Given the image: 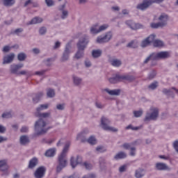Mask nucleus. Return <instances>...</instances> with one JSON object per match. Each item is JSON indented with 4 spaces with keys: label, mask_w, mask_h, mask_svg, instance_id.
<instances>
[{
    "label": "nucleus",
    "mask_w": 178,
    "mask_h": 178,
    "mask_svg": "<svg viewBox=\"0 0 178 178\" xmlns=\"http://www.w3.org/2000/svg\"><path fill=\"white\" fill-rule=\"evenodd\" d=\"M102 56V50L98 49H94L92 51V58H94V59L100 58V56Z\"/></svg>",
    "instance_id": "obj_26"
},
{
    "label": "nucleus",
    "mask_w": 178,
    "mask_h": 178,
    "mask_svg": "<svg viewBox=\"0 0 178 178\" xmlns=\"http://www.w3.org/2000/svg\"><path fill=\"white\" fill-rule=\"evenodd\" d=\"M8 169H9V165H8L6 160L0 161V170L1 172H6Z\"/></svg>",
    "instance_id": "obj_24"
},
{
    "label": "nucleus",
    "mask_w": 178,
    "mask_h": 178,
    "mask_svg": "<svg viewBox=\"0 0 178 178\" xmlns=\"http://www.w3.org/2000/svg\"><path fill=\"white\" fill-rule=\"evenodd\" d=\"M27 76L28 77H30L31 76V74H30V72H27L26 70H22L18 72L17 76Z\"/></svg>",
    "instance_id": "obj_47"
},
{
    "label": "nucleus",
    "mask_w": 178,
    "mask_h": 178,
    "mask_svg": "<svg viewBox=\"0 0 178 178\" xmlns=\"http://www.w3.org/2000/svg\"><path fill=\"white\" fill-rule=\"evenodd\" d=\"M47 98H54L55 97V90L52 88L47 89Z\"/></svg>",
    "instance_id": "obj_38"
},
{
    "label": "nucleus",
    "mask_w": 178,
    "mask_h": 178,
    "mask_svg": "<svg viewBox=\"0 0 178 178\" xmlns=\"http://www.w3.org/2000/svg\"><path fill=\"white\" fill-rule=\"evenodd\" d=\"M145 29V26L140 24V23H135V28L134 30H140Z\"/></svg>",
    "instance_id": "obj_50"
},
{
    "label": "nucleus",
    "mask_w": 178,
    "mask_h": 178,
    "mask_svg": "<svg viewBox=\"0 0 178 178\" xmlns=\"http://www.w3.org/2000/svg\"><path fill=\"white\" fill-rule=\"evenodd\" d=\"M150 27H152V29H159V27H163V26L160 22H157V23H152L150 24Z\"/></svg>",
    "instance_id": "obj_49"
},
{
    "label": "nucleus",
    "mask_w": 178,
    "mask_h": 178,
    "mask_svg": "<svg viewBox=\"0 0 178 178\" xmlns=\"http://www.w3.org/2000/svg\"><path fill=\"white\" fill-rule=\"evenodd\" d=\"M123 80H126L127 81H134V80H136V77L132 75L123 74L121 75V81H123Z\"/></svg>",
    "instance_id": "obj_28"
},
{
    "label": "nucleus",
    "mask_w": 178,
    "mask_h": 178,
    "mask_svg": "<svg viewBox=\"0 0 178 178\" xmlns=\"http://www.w3.org/2000/svg\"><path fill=\"white\" fill-rule=\"evenodd\" d=\"M158 81H155L148 86L149 90H156L158 88Z\"/></svg>",
    "instance_id": "obj_43"
},
{
    "label": "nucleus",
    "mask_w": 178,
    "mask_h": 178,
    "mask_svg": "<svg viewBox=\"0 0 178 178\" xmlns=\"http://www.w3.org/2000/svg\"><path fill=\"white\" fill-rule=\"evenodd\" d=\"M83 134H84V133L78 134L76 140H80L81 138L82 143H86V141H87L91 145H95V144H97V139L95 137L92 136L88 139L81 138V137H83Z\"/></svg>",
    "instance_id": "obj_10"
},
{
    "label": "nucleus",
    "mask_w": 178,
    "mask_h": 178,
    "mask_svg": "<svg viewBox=\"0 0 178 178\" xmlns=\"http://www.w3.org/2000/svg\"><path fill=\"white\" fill-rule=\"evenodd\" d=\"M156 76V71L155 70H152L149 73L148 76L149 80H152L153 79H155Z\"/></svg>",
    "instance_id": "obj_44"
},
{
    "label": "nucleus",
    "mask_w": 178,
    "mask_h": 178,
    "mask_svg": "<svg viewBox=\"0 0 178 178\" xmlns=\"http://www.w3.org/2000/svg\"><path fill=\"white\" fill-rule=\"evenodd\" d=\"M110 124H111V120H109V119L104 116L102 117L101 126L103 130H106L108 131H113V133L118 132V129L115 127H109Z\"/></svg>",
    "instance_id": "obj_4"
},
{
    "label": "nucleus",
    "mask_w": 178,
    "mask_h": 178,
    "mask_svg": "<svg viewBox=\"0 0 178 178\" xmlns=\"http://www.w3.org/2000/svg\"><path fill=\"white\" fill-rule=\"evenodd\" d=\"M155 35L152 34L149 37L146 38L145 40H143L140 44V46L142 48H145L146 47H148L152 42H154V40H155Z\"/></svg>",
    "instance_id": "obj_11"
},
{
    "label": "nucleus",
    "mask_w": 178,
    "mask_h": 178,
    "mask_svg": "<svg viewBox=\"0 0 178 178\" xmlns=\"http://www.w3.org/2000/svg\"><path fill=\"white\" fill-rule=\"evenodd\" d=\"M84 56V50L78 49L76 53L75 54L74 58L76 59H81Z\"/></svg>",
    "instance_id": "obj_35"
},
{
    "label": "nucleus",
    "mask_w": 178,
    "mask_h": 178,
    "mask_svg": "<svg viewBox=\"0 0 178 178\" xmlns=\"http://www.w3.org/2000/svg\"><path fill=\"white\" fill-rule=\"evenodd\" d=\"M70 147V142H67L65 145L63 152L58 156V165L56 167L57 173H60L62 170L64 169V168H66L67 165V160L66 159V154H67V151H69Z\"/></svg>",
    "instance_id": "obj_1"
},
{
    "label": "nucleus",
    "mask_w": 178,
    "mask_h": 178,
    "mask_svg": "<svg viewBox=\"0 0 178 178\" xmlns=\"http://www.w3.org/2000/svg\"><path fill=\"white\" fill-rule=\"evenodd\" d=\"M108 62L114 67H119L120 66H122V60L118 58H113L111 56H108Z\"/></svg>",
    "instance_id": "obj_15"
},
{
    "label": "nucleus",
    "mask_w": 178,
    "mask_h": 178,
    "mask_svg": "<svg viewBox=\"0 0 178 178\" xmlns=\"http://www.w3.org/2000/svg\"><path fill=\"white\" fill-rule=\"evenodd\" d=\"M26 58H27V55H26V53L21 52L17 55V59L18 60H19V62H23L26 60Z\"/></svg>",
    "instance_id": "obj_39"
},
{
    "label": "nucleus",
    "mask_w": 178,
    "mask_h": 178,
    "mask_svg": "<svg viewBox=\"0 0 178 178\" xmlns=\"http://www.w3.org/2000/svg\"><path fill=\"white\" fill-rule=\"evenodd\" d=\"M173 147L175 151L178 153V140H175L173 143Z\"/></svg>",
    "instance_id": "obj_64"
},
{
    "label": "nucleus",
    "mask_w": 178,
    "mask_h": 178,
    "mask_svg": "<svg viewBox=\"0 0 178 178\" xmlns=\"http://www.w3.org/2000/svg\"><path fill=\"white\" fill-rule=\"evenodd\" d=\"M96 151H98L99 152H105L106 149H105L102 146H99L96 148Z\"/></svg>",
    "instance_id": "obj_62"
},
{
    "label": "nucleus",
    "mask_w": 178,
    "mask_h": 178,
    "mask_svg": "<svg viewBox=\"0 0 178 178\" xmlns=\"http://www.w3.org/2000/svg\"><path fill=\"white\" fill-rule=\"evenodd\" d=\"M55 154H56V149L51 148L47 150L46 152L44 153V155L45 156L51 158L52 156H55Z\"/></svg>",
    "instance_id": "obj_30"
},
{
    "label": "nucleus",
    "mask_w": 178,
    "mask_h": 178,
    "mask_svg": "<svg viewBox=\"0 0 178 178\" xmlns=\"http://www.w3.org/2000/svg\"><path fill=\"white\" fill-rule=\"evenodd\" d=\"M172 56L170 51H159L157 53H153V57L155 60H161L163 59H169Z\"/></svg>",
    "instance_id": "obj_6"
},
{
    "label": "nucleus",
    "mask_w": 178,
    "mask_h": 178,
    "mask_svg": "<svg viewBox=\"0 0 178 178\" xmlns=\"http://www.w3.org/2000/svg\"><path fill=\"white\" fill-rule=\"evenodd\" d=\"M127 154H126L124 152H120L119 153L115 154V156H114V159H115V161H119V159H124V158H127Z\"/></svg>",
    "instance_id": "obj_31"
},
{
    "label": "nucleus",
    "mask_w": 178,
    "mask_h": 178,
    "mask_svg": "<svg viewBox=\"0 0 178 178\" xmlns=\"http://www.w3.org/2000/svg\"><path fill=\"white\" fill-rule=\"evenodd\" d=\"M151 113H147L145 117V122H149L150 120H156L159 116V109L155 107H151L149 109Z\"/></svg>",
    "instance_id": "obj_3"
},
{
    "label": "nucleus",
    "mask_w": 178,
    "mask_h": 178,
    "mask_svg": "<svg viewBox=\"0 0 178 178\" xmlns=\"http://www.w3.org/2000/svg\"><path fill=\"white\" fill-rule=\"evenodd\" d=\"M72 80L74 85L76 87H79V86H80L83 82V79L74 75L72 76Z\"/></svg>",
    "instance_id": "obj_27"
},
{
    "label": "nucleus",
    "mask_w": 178,
    "mask_h": 178,
    "mask_svg": "<svg viewBox=\"0 0 178 178\" xmlns=\"http://www.w3.org/2000/svg\"><path fill=\"white\" fill-rule=\"evenodd\" d=\"M125 24L127 26H128V27H130L131 30H134L136 27V22H134L133 20L126 21Z\"/></svg>",
    "instance_id": "obj_40"
},
{
    "label": "nucleus",
    "mask_w": 178,
    "mask_h": 178,
    "mask_svg": "<svg viewBox=\"0 0 178 178\" xmlns=\"http://www.w3.org/2000/svg\"><path fill=\"white\" fill-rule=\"evenodd\" d=\"M90 33L91 34H98L99 33V25L95 24V25L90 27Z\"/></svg>",
    "instance_id": "obj_33"
},
{
    "label": "nucleus",
    "mask_w": 178,
    "mask_h": 178,
    "mask_svg": "<svg viewBox=\"0 0 178 178\" xmlns=\"http://www.w3.org/2000/svg\"><path fill=\"white\" fill-rule=\"evenodd\" d=\"M149 60H156L155 58H154V53H152L143 62L144 65H147Z\"/></svg>",
    "instance_id": "obj_45"
},
{
    "label": "nucleus",
    "mask_w": 178,
    "mask_h": 178,
    "mask_svg": "<svg viewBox=\"0 0 178 178\" xmlns=\"http://www.w3.org/2000/svg\"><path fill=\"white\" fill-rule=\"evenodd\" d=\"M162 92L163 94H165V95H170V94H172V91H170V89L166 88H163Z\"/></svg>",
    "instance_id": "obj_57"
},
{
    "label": "nucleus",
    "mask_w": 178,
    "mask_h": 178,
    "mask_svg": "<svg viewBox=\"0 0 178 178\" xmlns=\"http://www.w3.org/2000/svg\"><path fill=\"white\" fill-rule=\"evenodd\" d=\"M127 48H138V44L134 40L131 41L129 43L127 44Z\"/></svg>",
    "instance_id": "obj_41"
},
{
    "label": "nucleus",
    "mask_w": 178,
    "mask_h": 178,
    "mask_svg": "<svg viewBox=\"0 0 178 178\" xmlns=\"http://www.w3.org/2000/svg\"><path fill=\"white\" fill-rule=\"evenodd\" d=\"M65 8H66V4H63L58 7V10L62 13V19H66L69 16V11L65 10Z\"/></svg>",
    "instance_id": "obj_19"
},
{
    "label": "nucleus",
    "mask_w": 178,
    "mask_h": 178,
    "mask_svg": "<svg viewBox=\"0 0 178 178\" xmlns=\"http://www.w3.org/2000/svg\"><path fill=\"white\" fill-rule=\"evenodd\" d=\"M24 65L23 63L20 64H13L10 65V72L13 73V74H19V69H22V67H24Z\"/></svg>",
    "instance_id": "obj_12"
},
{
    "label": "nucleus",
    "mask_w": 178,
    "mask_h": 178,
    "mask_svg": "<svg viewBox=\"0 0 178 178\" xmlns=\"http://www.w3.org/2000/svg\"><path fill=\"white\" fill-rule=\"evenodd\" d=\"M105 92H107L108 95L119 97L120 95V92H122V90L120 89H114L110 90L109 88H105L103 90Z\"/></svg>",
    "instance_id": "obj_14"
},
{
    "label": "nucleus",
    "mask_w": 178,
    "mask_h": 178,
    "mask_svg": "<svg viewBox=\"0 0 178 178\" xmlns=\"http://www.w3.org/2000/svg\"><path fill=\"white\" fill-rule=\"evenodd\" d=\"M61 43L59 41L55 42L54 46L53 47L54 49H58V48H60Z\"/></svg>",
    "instance_id": "obj_61"
},
{
    "label": "nucleus",
    "mask_w": 178,
    "mask_h": 178,
    "mask_svg": "<svg viewBox=\"0 0 178 178\" xmlns=\"http://www.w3.org/2000/svg\"><path fill=\"white\" fill-rule=\"evenodd\" d=\"M20 33H23V29L22 28H19L15 29L13 32V34H15L16 35H19Z\"/></svg>",
    "instance_id": "obj_56"
},
{
    "label": "nucleus",
    "mask_w": 178,
    "mask_h": 178,
    "mask_svg": "<svg viewBox=\"0 0 178 178\" xmlns=\"http://www.w3.org/2000/svg\"><path fill=\"white\" fill-rule=\"evenodd\" d=\"M109 83L111 84H118V83H120L122 81V75L117 74L115 76L108 79Z\"/></svg>",
    "instance_id": "obj_18"
},
{
    "label": "nucleus",
    "mask_w": 178,
    "mask_h": 178,
    "mask_svg": "<svg viewBox=\"0 0 178 178\" xmlns=\"http://www.w3.org/2000/svg\"><path fill=\"white\" fill-rule=\"evenodd\" d=\"M1 117L3 119H10V118H12V113H10V112L3 113Z\"/></svg>",
    "instance_id": "obj_51"
},
{
    "label": "nucleus",
    "mask_w": 178,
    "mask_h": 178,
    "mask_svg": "<svg viewBox=\"0 0 178 178\" xmlns=\"http://www.w3.org/2000/svg\"><path fill=\"white\" fill-rule=\"evenodd\" d=\"M70 57V45L67 44L65 45L64 51L63 52V55L60 58V62H67L69 60V58Z\"/></svg>",
    "instance_id": "obj_8"
},
{
    "label": "nucleus",
    "mask_w": 178,
    "mask_h": 178,
    "mask_svg": "<svg viewBox=\"0 0 178 178\" xmlns=\"http://www.w3.org/2000/svg\"><path fill=\"white\" fill-rule=\"evenodd\" d=\"M16 3V0H3L4 6H13Z\"/></svg>",
    "instance_id": "obj_37"
},
{
    "label": "nucleus",
    "mask_w": 178,
    "mask_h": 178,
    "mask_svg": "<svg viewBox=\"0 0 178 178\" xmlns=\"http://www.w3.org/2000/svg\"><path fill=\"white\" fill-rule=\"evenodd\" d=\"M37 165H38V159L34 157L29 161L28 168L29 169H34Z\"/></svg>",
    "instance_id": "obj_23"
},
{
    "label": "nucleus",
    "mask_w": 178,
    "mask_h": 178,
    "mask_svg": "<svg viewBox=\"0 0 178 178\" xmlns=\"http://www.w3.org/2000/svg\"><path fill=\"white\" fill-rule=\"evenodd\" d=\"M149 6H150L143 1L142 3L137 5L136 9H138L139 10H146V9H148Z\"/></svg>",
    "instance_id": "obj_29"
},
{
    "label": "nucleus",
    "mask_w": 178,
    "mask_h": 178,
    "mask_svg": "<svg viewBox=\"0 0 178 178\" xmlns=\"http://www.w3.org/2000/svg\"><path fill=\"white\" fill-rule=\"evenodd\" d=\"M134 115L135 118H140V116H143V111H134Z\"/></svg>",
    "instance_id": "obj_53"
},
{
    "label": "nucleus",
    "mask_w": 178,
    "mask_h": 178,
    "mask_svg": "<svg viewBox=\"0 0 178 178\" xmlns=\"http://www.w3.org/2000/svg\"><path fill=\"white\" fill-rule=\"evenodd\" d=\"M141 129V127H133V125L129 124L126 127L127 130H134V131H137V130H140Z\"/></svg>",
    "instance_id": "obj_48"
},
{
    "label": "nucleus",
    "mask_w": 178,
    "mask_h": 178,
    "mask_svg": "<svg viewBox=\"0 0 178 178\" xmlns=\"http://www.w3.org/2000/svg\"><path fill=\"white\" fill-rule=\"evenodd\" d=\"M127 169V165H123L119 168L120 173H123Z\"/></svg>",
    "instance_id": "obj_58"
},
{
    "label": "nucleus",
    "mask_w": 178,
    "mask_h": 178,
    "mask_svg": "<svg viewBox=\"0 0 178 178\" xmlns=\"http://www.w3.org/2000/svg\"><path fill=\"white\" fill-rule=\"evenodd\" d=\"M145 169L139 168L135 170V177L136 178H143L145 176Z\"/></svg>",
    "instance_id": "obj_20"
},
{
    "label": "nucleus",
    "mask_w": 178,
    "mask_h": 178,
    "mask_svg": "<svg viewBox=\"0 0 178 178\" xmlns=\"http://www.w3.org/2000/svg\"><path fill=\"white\" fill-rule=\"evenodd\" d=\"M43 96H44L43 92H38L33 98V104H38V102H40V100L41 99V98H42Z\"/></svg>",
    "instance_id": "obj_25"
},
{
    "label": "nucleus",
    "mask_w": 178,
    "mask_h": 178,
    "mask_svg": "<svg viewBox=\"0 0 178 178\" xmlns=\"http://www.w3.org/2000/svg\"><path fill=\"white\" fill-rule=\"evenodd\" d=\"M130 155L131 156H134L136 155V147H131Z\"/></svg>",
    "instance_id": "obj_63"
},
{
    "label": "nucleus",
    "mask_w": 178,
    "mask_h": 178,
    "mask_svg": "<svg viewBox=\"0 0 178 178\" xmlns=\"http://www.w3.org/2000/svg\"><path fill=\"white\" fill-rule=\"evenodd\" d=\"M45 172H47L45 166H40L35 170L33 173V176L35 178H44V176H45Z\"/></svg>",
    "instance_id": "obj_9"
},
{
    "label": "nucleus",
    "mask_w": 178,
    "mask_h": 178,
    "mask_svg": "<svg viewBox=\"0 0 178 178\" xmlns=\"http://www.w3.org/2000/svg\"><path fill=\"white\" fill-rule=\"evenodd\" d=\"M112 37H113V33L112 31H108L104 35L98 36L96 39V42L97 44H106V42H109L112 40Z\"/></svg>",
    "instance_id": "obj_5"
},
{
    "label": "nucleus",
    "mask_w": 178,
    "mask_h": 178,
    "mask_svg": "<svg viewBox=\"0 0 178 178\" xmlns=\"http://www.w3.org/2000/svg\"><path fill=\"white\" fill-rule=\"evenodd\" d=\"M56 109L58 111H63L65 109V104H57Z\"/></svg>",
    "instance_id": "obj_60"
},
{
    "label": "nucleus",
    "mask_w": 178,
    "mask_h": 178,
    "mask_svg": "<svg viewBox=\"0 0 178 178\" xmlns=\"http://www.w3.org/2000/svg\"><path fill=\"white\" fill-rule=\"evenodd\" d=\"M35 136H44L48 133L49 127H47V122L42 118H40L35 122Z\"/></svg>",
    "instance_id": "obj_2"
},
{
    "label": "nucleus",
    "mask_w": 178,
    "mask_h": 178,
    "mask_svg": "<svg viewBox=\"0 0 178 178\" xmlns=\"http://www.w3.org/2000/svg\"><path fill=\"white\" fill-rule=\"evenodd\" d=\"M156 170H168L169 167L164 163H156L155 165Z\"/></svg>",
    "instance_id": "obj_22"
},
{
    "label": "nucleus",
    "mask_w": 178,
    "mask_h": 178,
    "mask_svg": "<svg viewBox=\"0 0 178 178\" xmlns=\"http://www.w3.org/2000/svg\"><path fill=\"white\" fill-rule=\"evenodd\" d=\"M106 29H108V25H106V24H104V25L99 26V33L105 31V30H106Z\"/></svg>",
    "instance_id": "obj_55"
},
{
    "label": "nucleus",
    "mask_w": 178,
    "mask_h": 178,
    "mask_svg": "<svg viewBox=\"0 0 178 178\" xmlns=\"http://www.w3.org/2000/svg\"><path fill=\"white\" fill-rule=\"evenodd\" d=\"M35 116L36 118H43L45 119L51 116V113H35Z\"/></svg>",
    "instance_id": "obj_34"
},
{
    "label": "nucleus",
    "mask_w": 178,
    "mask_h": 178,
    "mask_svg": "<svg viewBox=\"0 0 178 178\" xmlns=\"http://www.w3.org/2000/svg\"><path fill=\"white\" fill-rule=\"evenodd\" d=\"M48 108V104H41L36 108V113H41V111H44Z\"/></svg>",
    "instance_id": "obj_42"
},
{
    "label": "nucleus",
    "mask_w": 178,
    "mask_h": 178,
    "mask_svg": "<svg viewBox=\"0 0 178 178\" xmlns=\"http://www.w3.org/2000/svg\"><path fill=\"white\" fill-rule=\"evenodd\" d=\"M19 143L21 145H27L30 144V138L27 135H22L19 138Z\"/></svg>",
    "instance_id": "obj_21"
},
{
    "label": "nucleus",
    "mask_w": 178,
    "mask_h": 178,
    "mask_svg": "<svg viewBox=\"0 0 178 178\" xmlns=\"http://www.w3.org/2000/svg\"><path fill=\"white\" fill-rule=\"evenodd\" d=\"M15 59V54L11 53L7 56H5L3 58V65H8L9 63H12Z\"/></svg>",
    "instance_id": "obj_17"
},
{
    "label": "nucleus",
    "mask_w": 178,
    "mask_h": 178,
    "mask_svg": "<svg viewBox=\"0 0 178 178\" xmlns=\"http://www.w3.org/2000/svg\"><path fill=\"white\" fill-rule=\"evenodd\" d=\"M152 42L155 48H162V47H163V42L162 40H154Z\"/></svg>",
    "instance_id": "obj_36"
},
{
    "label": "nucleus",
    "mask_w": 178,
    "mask_h": 178,
    "mask_svg": "<svg viewBox=\"0 0 178 178\" xmlns=\"http://www.w3.org/2000/svg\"><path fill=\"white\" fill-rule=\"evenodd\" d=\"M89 42L90 40L88 39V36L83 35L82 38L79 39L76 44L77 49H82V51H85Z\"/></svg>",
    "instance_id": "obj_7"
},
{
    "label": "nucleus",
    "mask_w": 178,
    "mask_h": 178,
    "mask_svg": "<svg viewBox=\"0 0 178 178\" xmlns=\"http://www.w3.org/2000/svg\"><path fill=\"white\" fill-rule=\"evenodd\" d=\"M83 159L80 156H77L76 159H74L73 156H72L70 159V165L72 168L74 169L77 165L81 163Z\"/></svg>",
    "instance_id": "obj_16"
},
{
    "label": "nucleus",
    "mask_w": 178,
    "mask_h": 178,
    "mask_svg": "<svg viewBox=\"0 0 178 178\" xmlns=\"http://www.w3.org/2000/svg\"><path fill=\"white\" fill-rule=\"evenodd\" d=\"M38 23H42V18L40 17H35L32 19L28 24H38Z\"/></svg>",
    "instance_id": "obj_32"
},
{
    "label": "nucleus",
    "mask_w": 178,
    "mask_h": 178,
    "mask_svg": "<svg viewBox=\"0 0 178 178\" xmlns=\"http://www.w3.org/2000/svg\"><path fill=\"white\" fill-rule=\"evenodd\" d=\"M159 20L160 24H161L163 27H165V26L168 24V21L169 20V15L165 13H163L159 17Z\"/></svg>",
    "instance_id": "obj_13"
},
{
    "label": "nucleus",
    "mask_w": 178,
    "mask_h": 178,
    "mask_svg": "<svg viewBox=\"0 0 178 178\" xmlns=\"http://www.w3.org/2000/svg\"><path fill=\"white\" fill-rule=\"evenodd\" d=\"M47 33V27L42 26L39 29V34L44 35Z\"/></svg>",
    "instance_id": "obj_52"
},
{
    "label": "nucleus",
    "mask_w": 178,
    "mask_h": 178,
    "mask_svg": "<svg viewBox=\"0 0 178 178\" xmlns=\"http://www.w3.org/2000/svg\"><path fill=\"white\" fill-rule=\"evenodd\" d=\"M84 166L88 170H90V169H92V165H91V163H84Z\"/></svg>",
    "instance_id": "obj_59"
},
{
    "label": "nucleus",
    "mask_w": 178,
    "mask_h": 178,
    "mask_svg": "<svg viewBox=\"0 0 178 178\" xmlns=\"http://www.w3.org/2000/svg\"><path fill=\"white\" fill-rule=\"evenodd\" d=\"M44 2L46 3L47 6H48V8L55 6V1H54V0H44Z\"/></svg>",
    "instance_id": "obj_46"
},
{
    "label": "nucleus",
    "mask_w": 178,
    "mask_h": 178,
    "mask_svg": "<svg viewBox=\"0 0 178 178\" xmlns=\"http://www.w3.org/2000/svg\"><path fill=\"white\" fill-rule=\"evenodd\" d=\"M47 73V70H42L41 71H37L35 72V74L36 76H44Z\"/></svg>",
    "instance_id": "obj_54"
}]
</instances>
